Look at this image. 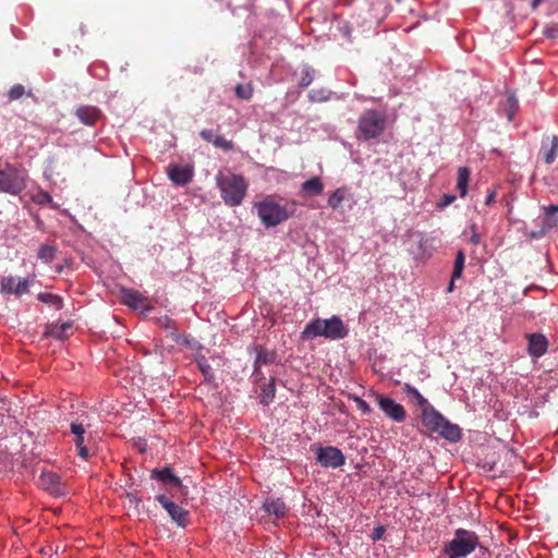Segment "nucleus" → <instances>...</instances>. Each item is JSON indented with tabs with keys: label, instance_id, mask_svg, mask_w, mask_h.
Here are the masks:
<instances>
[{
	"label": "nucleus",
	"instance_id": "f257e3e1",
	"mask_svg": "<svg viewBox=\"0 0 558 558\" xmlns=\"http://www.w3.org/2000/svg\"><path fill=\"white\" fill-rule=\"evenodd\" d=\"M257 216L266 228H274L287 221L295 213L296 203L294 201L280 204L270 196L255 204Z\"/></svg>",
	"mask_w": 558,
	"mask_h": 558
},
{
	"label": "nucleus",
	"instance_id": "f03ea898",
	"mask_svg": "<svg viewBox=\"0 0 558 558\" xmlns=\"http://www.w3.org/2000/svg\"><path fill=\"white\" fill-rule=\"evenodd\" d=\"M349 329L339 316L328 319L316 318L311 320L302 331L303 339L325 337L330 340H340L348 336Z\"/></svg>",
	"mask_w": 558,
	"mask_h": 558
},
{
	"label": "nucleus",
	"instance_id": "7ed1b4c3",
	"mask_svg": "<svg viewBox=\"0 0 558 558\" xmlns=\"http://www.w3.org/2000/svg\"><path fill=\"white\" fill-rule=\"evenodd\" d=\"M216 181L226 205L235 207L242 204L248 187L244 177L235 173H219Z\"/></svg>",
	"mask_w": 558,
	"mask_h": 558
},
{
	"label": "nucleus",
	"instance_id": "20e7f679",
	"mask_svg": "<svg viewBox=\"0 0 558 558\" xmlns=\"http://www.w3.org/2000/svg\"><path fill=\"white\" fill-rule=\"evenodd\" d=\"M386 128V117L384 113L368 109L365 110L357 121L356 137L368 141L379 137Z\"/></svg>",
	"mask_w": 558,
	"mask_h": 558
},
{
	"label": "nucleus",
	"instance_id": "39448f33",
	"mask_svg": "<svg viewBox=\"0 0 558 558\" xmlns=\"http://www.w3.org/2000/svg\"><path fill=\"white\" fill-rule=\"evenodd\" d=\"M478 544V537L475 532L464 529H458L454 537L445 548L449 558H463L471 554Z\"/></svg>",
	"mask_w": 558,
	"mask_h": 558
},
{
	"label": "nucleus",
	"instance_id": "423d86ee",
	"mask_svg": "<svg viewBox=\"0 0 558 558\" xmlns=\"http://www.w3.org/2000/svg\"><path fill=\"white\" fill-rule=\"evenodd\" d=\"M25 189V172L7 165L0 170V191L16 195Z\"/></svg>",
	"mask_w": 558,
	"mask_h": 558
},
{
	"label": "nucleus",
	"instance_id": "0eeeda50",
	"mask_svg": "<svg viewBox=\"0 0 558 558\" xmlns=\"http://www.w3.org/2000/svg\"><path fill=\"white\" fill-rule=\"evenodd\" d=\"M34 280L35 275L25 278L12 275L4 276L0 279V293L21 298L22 295L29 293Z\"/></svg>",
	"mask_w": 558,
	"mask_h": 558
},
{
	"label": "nucleus",
	"instance_id": "6e6552de",
	"mask_svg": "<svg viewBox=\"0 0 558 558\" xmlns=\"http://www.w3.org/2000/svg\"><path fill=\"white\" fill-rule=\"evenodd\" d=\"M369 397L374 398L379 409L385 413L387 417L396 423H402L407 417V411L404 407L397 403L393 399L383 396L376 391H371Z\"/></svg>",
	"mask_w": 558,
	"mask_h": 558
},
{
	"label": "nucleus",
	"instance_id": "1a4fd4ad",
	"mask_svg": "<svg viewBox=\"0 0 558 558\" xmlns=\"http://www.w3.org/2000/svg\"><path fill=\"white\" fill-rule=\"evenodd\" d=\"M316 460L323 468L337 469L345 463L342 451L333 446L319 447L316 450Z\"/></svg>",
	"mask_w": 558,
	"mask_h": 558
},
{
	"label": "nucleus",
	"instance_id": "9d476101",
	"mask_svg": "<svg viewBox=\"0 0 558 558\" xmlns=\"http://www.w3.org/2000/svg\"><path fill=\"white\" fill-rule=\"evenodd\" d=\"M86 421L87 415L83 414L76 421L72 422L70 425L71 433L75 436L74 444L77 448V454L84 460H87L89 457V450L85 445L86 427L89 426V424L86 423Z\"/></svg>",
	"mask_w": 558,
	"mask_h": 558
},
{
	"label": "nucleus",
	"instance_id": "9b49d317",
	"mask_svg": "<svg viewBox=\"0 0 558 558\" xmlns=\"http://www.w3.org/2000/svg\"><path fill=\"white\" fill-rule=\"evenodd\" d=\"M156 500L168 512L172 521L179 526H186L189 523V511L171 501L166 495L159 494L156 496Z\"/></svg>",
	"mask_w": 558,
	"mask_h": 558
},
{
	"label": "nucleus",
	"instance_id": "f8f14e48",
	"mask_svg": "<svg viewBox=\"0 0 558 558\" xmlns=\"http://www.w3.org/2000/svg\"><path fill=\"white\" fill-rule=\"evenodd\" d=\"M39 486L54 497H62L68 494L61 477L53 472H43L39 476Z\"/></svg>",
	"mask_w": 558,
	"mask_h": 558
},
{
	"label": "nucleus",
	"instance_id": "ddd939ff",
	"mask_svg": "<svg viewBox=\"0 0 558 558\" xmlns=\"http://www.w3.org/2000/svg\"><path fill=\"white\" fill-rule=\"evenodd\" d=\"M558 155V136L555 134L545 135L542 140L538 158L546 165H551Z\"/></svg>",
	"mask_w": 558,
	"mask_h": 558
},
{
	"label": "nucleus",
	"instance_id": "4468645a",
	"mask_svg": "<svg viewBox=\"0 0 558 558\" xmlns=\"http://www.w3.org/2000/svg\"><path fill=\"white\" fill-rule=\"evenodd\" d=\"M525 338L527 339V353L532 359H539L546 354L549 343L543 333H526Z\"/></svg>",
	"mask_w": 558,
	"mask_h": 558
},
{
	"label": "nucleus",
	"instance_id": "2eb2a0df",
	"mask_svg": "<svg viewBox=\"0 0 558 558\" xmlns=\"http://www.w3.org/2000/svg\"><path fill=\"white\" fill-rule=\"evenodd\" d=\"M167 174L174 184L183 186L192 181L194 171L191 166L169 165Z\"/></svg>",
	"mask_w": 558,
	"mask_h": 558
},
{
	"label": "nucleus",
	"instance_id": "dca6fc26",
	"mask_svg": "<svg viewBox=\"0 0 558 558\" xmlns=\"http://www.w3.org/2000/svg\"><path fill=\"white\" fill-rule=\"evenodd\" d=\"M121 302L133 310L148 311L150 308L147 299L131 289L121 290Z\"/></svg>",
	"mask_w": 558,
	"mask_h": 558
},
{
	"label": "nucleus",
	"instance_id": "f3484780",
	"mask_svg": "<svg viewBox=\"0 0 558 558\" xmlns=\"http://www.w3.org/2000/svg\"><path fill=\"white\" fill-rule=\"evenodd\" d=\"M543 217L539 234L545 235L550 230L558 227V205L543 206Z\"/></svg>",
	"mask_w": 558,
	"mask_h": 558
},
{
	"label": "nucleus",
	"instance_id": "a211bd4d",
	"mask_svg": "<svg viewBox=\"0 0 558 558\" xmlns=\"http://www.w3.org/2000/svg\"><path fill=\"white\" fill-rule=\"evenodd\" d=\"M445 416L441 415L437 410L433 407L425 408L422 411V422L423 425L430 432L437 433L441 427L442 422L445 421Z\"/></svg>",
	"mask_w": 558,
	"mask_h": 558
},
{
	"label": "nucleus",
	"instance_id": "6ab92c4d",
	"mask_svg": "<svg viewBox=\"0 0 558 558\" xmlns=\"http://www.w3.org/2000/svg\"><path fill=\"white\" fill-rule=\"evenodd\" d=\"M78 120L88 126H93L101 118V111L95 106H81L75 110Z\"/></svg>",
	"mask_w": 558,
	"mask_h": 558
},
{
	"label": "nucleus",
	"instance_id": "aec40b11",
	"mask_svg": "<svg viewBox=\"0 0 558 558\" xmlns=\"http://www.w3.org/2000/svg\"><path fill=\"white\" fill-rule=\"evenodd\" d=\"M151 478H156L163 484L174 488L182 487V481L173 473L171 468L154 469L150 473Z\"/></svg>",
	"mask_w": 558,
	"mask_h": 558
},
{
	"label": "nucleus",
	"instance_id": "412c9836",
	"mask_svg": "<svg viewBox=\"0 0 558 558\" xmlns=\"http://www.w3.org/2000/svg\"><path fill=\"white\" fill-rule=\"evenodd\" d=\"M352 195L350 194L349 189L341 186L329 194L327 204L332 210L340 211L342 203L344 201H349Z\"/></svg>",
	"mask_w": 558,
	"mask_h": 558
},
{
	"label": "nucleus",
	"instance_id": "4be33fe9",
	"mask_svg": "<svg viewBox=\"0 0 558 558\" xmlns=\"http://www.w3.org/2000/svg\"><path fill=\"white\" fill-rule=\"evenodd\" d=\"M324 191V183L322 182L320 178L313 177L310 180H306L301 185V192L304 194V196L312 197V196H318Z\"/></svg>",
	"mask_w": 558,
	"mask_h": 558
},
{
	"label": "nucleus",
	"instance_id": "5701e85b",
	"mask_svg": "<svg viewBox=\"0 0 558 558\" xmlns=\"http://www.w3.org/2000/svg\"><path fill=\"white\" fill-rule=\"evenodd\" d=\"M437 434L451 442H456L461 438L460 427L450 423L447 418H445L442 422L441 427L438 429Z\"/></svg>",
	"mask_w": 558,
	"mask_h": 558
},
{
	"label": "nucleus",
	"instance_id": "b1692460",
	"mask_svg": "<svg viewBox=\"0 0 558 558\" xmlns=\"http://www.w3.org/2000/svg\"><path fill=\"white\" fill-rule=\"evenodd\" d=\"M264 509L267 513L274 514L277 518H283L288 511L284 501L279 498L266 500Z\"/></svg>",
	"mask_w": 558,
	"mask_h": 558
},
{
	"label": "nucleus",
	"instance_id": "393cba45",
	"mask_svg": "<svg viewBox=\"0 0 558 558\" xmlns=\"http://www.w3.org/2000/svg\"><path fill=\"white\" fill-rule=\"evenodd\" d=\"M470 175H471V171L468 167H461L458 169L457 189H458L461 197H465L468 194Z\"/></svg>",
	"mask_w": 558,
	"mask_h": 558
},
{
	"label": "nucleus",
	"instance_id": "a878e982",
	"mask_svg": "<svg viewBox=\"0 0 558 558\" xmlns=\"http://www.w3.org/2000/svg\"><path fill=\"white\" fill-rule=\"evenodd\" d=\"M70 329H72V324L69 322L62 324H53L48 327L47 335L54 339L63 340L69 337Z\"/></svg>",
	"mask_w": 558,
	"mask_h": 558
},
{
	"label": "nucleus",
	"instance_id": "bb28decb",
	"mask_svg": "<svg viewBox=\"0 0 558 558\" xmlns=\"http://www.w3.org/2000/svg\"><path fill=\"white\" fill-rule=\"evenodd\" d=\"M276 395L275 381L271 379L269 383L264 384L260 387L259 401L264 405H268L272 402Z\"/></svg>",
	"mask_w": 558,
	"mask_h": 558
},
{
	"label": "nucleus",
	"instance_id": "cd10ccee",
	"mask_svg": "<svg viewBox=\"0 0 558 558\" xmlns=\"http://www.w3.org/2000/svg\"><path fill=\"white\" fill-rule=\"evenodd\" d=\"M196 364L206 381H213L215 379V375L213 368L208 362V360L204 355H199L196 357Z\"/></svg>",
	"mask_w": 558,
	"mask_h": 558
},
{
	"label": "nucleus",
	"instance_id": "c85d7f7f",
	"mask_svg": "<svg viewBox=\"0 0 558 558\" xmlns=\"http://www.w3.org/2000/svg\"><path fill=\"white\" fill-rule=\"evenodd\" d=\"M56 253H57V248L54 246L48 245V244H43L39 246L37 256L44 263L49 264L54 259Z\"/></svg>",
	"mask_w": 558,
	"mask_h": 558
},
{
	"label": "nucleus",
	"instance_id": "c756f323",
	"mask_svg": "<svg viewBox=\"0 0 558 558\" xmlns=\"http://www.w3.org/2000/svg\"><path fill=\"white\" fill-rule=\"evenodd\" d=\"M465 255L463 251H459L454 258L453 270H452V280H458L461 278L463 269H464Z\"/></svg>",
	"mask_w": 558,
	"mask_h": 558
},
{
	"label": "nucleus",
	"instance_id": "7c9ffc66",
	"mask_svg": "<svg viewBox=\"0 0 558 558\" xmlns=\"http://www.w3.org/2000/svg\"><path fill=\"white\" fill-rule=\"evenodd\" d=\"M403 390L409 396H412L416 400L417 404L421 408L425 409V408H429L430 407V405H428L427 399H425L415 387H413V386H411L409 384H405L404 387H403Z\"/></svg>",
	"mask_w": 558,
	"mask_h": 558
},
{
	"label": "nucleus",
	"instance_id": "2f4dec72",
	"mask_svg": "<svg viewBox=\"0 0 558 558\" xmlns=\"http://www.w3.org/2000/svg\"><path fill=\"white\" fill-rule=\"evenodd\" d=\"M37 299L43 303L53 305L57 310H60L62 307V299L57 294L46 292L39 293L37 295Z\"/></svg>",
	"mask_w": 558,
	"mask_h": 558
},
{
	"label": "nucleus",
	"instance_id": "473e14b6",
	"mask_svg": "<svg viewBox=\"0 0 558 558\" xmlns=\"http://www.w3.org/2000/svg\"><path fill=\"white\" fill-rule=\"evenodd\" d=\"M315 71L308 65H305L301 71V77L299 81L300 87H307L314 80Z\"/></svg>",
	"mask_w": 558,
	"mask_h": 558
},
{
	"label": "nucleus",
	"instance_id": "72a5a7b5",
	"mask_svg": "<svg viewBox=\"0 0 558 558\" xmlns=\"http://www.w3.org/2000/svg\"><path fill=\"white\" fill-rule=\"evenodd\" d=\"M235 95L241 99L248 100L253 96V87L250 84H247V85L239 84L235 87Z\"/></svg>",
	"mask_w": 558,
	"mask_h": 558
},
{
	"label": "nucleus",
	"instance_id": "f704fd0d",
	"mask_svg": "<svg viewBox=\"0 0 558 558\" xmlns=\"http://www.w3.org/2000/svg\"><path fill=\"white\" fill-rule=\"evenodd\" d=\"M274 359H275L274 353L262 350L257 353V356L255 360V365L259 366L262 364H269L274 361Z\"/></svg>",
	"mask_w": 558,
	"mask_h": 558
},
{
	"label": "nucleus",
	"instance_id": "c9c22d12",
	"mask_svg": "<svg viewBox=\"0 0 558 558\" xmlns=\"http://www.w3.org/2000/svg\"><path fill=\"white\" fill-rule=\"evenodd\" d=\"M352 400L355 402L356 408L365 415H369L373 410L369 404L361 397L354 396Z\"/></svg>",
	"mask_w": 558,
	"mask_h": 558
},
{
	"label": "nucleus",
	"instance_id": "e433bc0d",
	"mask_svg": "<svg viewBox=\"0 0 558 558\" xmlns=\"http://www.w3.org/2000/svg\"><path fill=\"white\" fill-rule=\"evenodd\" d=\"M25 93V88L22 84H15L9 90L8 97L9 100L20 99Z\"/></svg>",
	"mask_w": 558,
	"mask_h": 558
},
{
	"label": "nucleus",
	"instance_id": "4c0bfd02",
	"mask_svg": "<svg viewBox=\"0 0 558 558\" xmlns=\"http://www.w3.org/2000/svg\"><path fill=\"white\" fill-rule=\"evenodd\" d=\"M213 144L215 147L221 148L226 151L233 148V143L221 135L216 136Z\"/></svg>",
	"mask_w": 558,
	"mask_h": 558
},
{
	"label": "nucleus",
	"instance_id": "58836bf2",
	"mask_svg": "<svg viewBox=\"0 0 558 558\" xmlns=\"http://www.w3.org/2000/svg\"><path fill=\"white\" fill-rule=\"evenodd\" d=\"M34 201L39 205L50 204L52 202V197L48 192L39 191L35 196Z\"/></svg>",
	"mask_w": 558,
	"mask_h": 558
},
{
	"label": "nucleus",
	"instance_id": "ea45409f",
	"mask_svg": "<svg viewBox=\"0 0 558 558\" xmlns=\"http://www.w3.org/2000/svg\"><path fill=\"white\" fill-rule=\"evenodd\" d=\"M470 242L473 245H477L481 242V234L477 232V227L475 225L470 227Z\"/></svg>",
	"mask_w": 558,
	"mask_h": 558
},
{
	"label": "nucleus",
	"instance_id": "a19ab883",
	"mask_svg": "<svg viewBox=\"0 0 558 558\" xmlns=\"http://www.w3.org/2000/svg\"><path fill=\"white\" fill-rule=\"evenodd\" d=\"M199 136L208 143H214L215 137L218 136V134L215 133L214 130H202L199 132Z\"/></svg>",
	"mask_w": 558,
	"mask_h": 558
},
{
	"label": "nucleus",
	"instance_id": "79ce46f5",
	"mask_svg": "<svg viewBox=\"0 0 558 558\" xmlns=\"http://www.w3.org/2000/svg\"><path fill=\"white\" fill-rule=\"evenodd\" d=\"M308 97L312 101H322L328 99L327 96L323 95V92L315 90L310 92Z\"/></svg>",
	"mask_w": 558,
	"mask_h": 558
},
{
	"label": "nucleus",
	"instance_id": "37998d69",
	"mask_svg": "<svg viewBox=\"0 0 558 558\" xmlns=\"http://www.w3.org/2000/svg\"><path fill=\"white\" fill-rule=\"evenodd\" d=\"M384 533H385V529H384V526H381V525H380V526H377V527H375V529H374V531H373L372 538H373L374 541H379V539H381V538H383Z\"/></svg>",
	"mask_w": 558,
	"mask_h": 558
},
{
	"label": "nucleus",
	"instance_id": "c03bdc74",
	"mask_svg": "<svg viewBox=\"0 0 558 558\" xmlns=\"http://www.w3.org/2000/svg\"><path fill=\"white\" fill-rule=\"evenodd\" d=\"M159 322H160V326H162L165 328H170L173 331L177 330L174 323L170 318L165 317V318L160 319Z\"/></svg>",
	"mask_w": 558,
	"mask_h": 558
},
{
	"label": "nucleus",
	"instance_id": "a18cd8bd",
	"mask_svg": "<svg viewBox=\"0 0 558 558\" xmlns=\"http://www.w3.org/2000/svg\"><path fill=\"white\" fill-rule=\"evenodd\" d=\"M496 198V192L489 191L485 197V205L489 206L495 202Z\"/></svg>",
	"mask_w": 558,
	"mask_h": 558
},
{
	"label": "nucleus",
	"instance_id": "49530a36",
	"mask_svg": "<svg viewBox=\"0 0 558 558\" xmlns=\"http://www.w3.org/2000/svg\"><path fill=\"white\" fill-rule=\"evenodd\" d=\"M456 199L454 195H444L442 201L440 203L441 207L450 205Z\"/></svg>",
	"mask_w": 558,
	"mask_h": 558
},
{
	"label": "nucleus",
	"instance_id": "de8ad7c7",
	"mask_svg": "<svg viewBox=\"0 0 558 558\" xmlns=\"http://www.w3.org/2000/svg\"><path fill=\"white\" fill-rule=\"evenodd\" d=\"M509 101H510V110L508 112V120L511 121L513 119V116H514L518 105H517V101H512L511 99Z\"/></svg>",
	"mask_w": 558,
	"mask_h": 558
},
{
	"label": "nucleus",
	"instance_id": "09e8293b",
	"mask_svg": "<svg viewBox=\"0 0 558 558\" xmlns=\"http://www.w3.org/2000/svg\"><path fill=\"white\" fill-rule=\"evenodd\" d=\"M545 34H546V36H547V37H549V38H555V37H557V31H556V29H554V28H548V29H546V31H545Z\"/></svg>",
	"mask_w": 558,
	"mask_h": 558
},
{
	"label": "nucleus",
	"instance_id": "8fccbe9b",
	"mask_svg": "<svg viewBox=\"0 0 558 558\" xmlns=\"http://www.w3.org/2000/svg\"><path fill=\"white\" fill-rule=\"evenodd\" d=\"M454 281H456V280H452V278L450 279V282H449V284H448V287H447V292H448V293L453 292V290H454Z\"/></svg>",
	"mask_w": 558,
	"mask_h": 558
},
{
	"label": "nucleus",
	"instance_id": "3c124183",
	"mask_svg": "<svg viewBox=\"0 0 558 558\" xmlns=\"http://www.w3.org/2000/svg\"><path fill=\"white\" fill-rule=\"evenodd\" d=\"M544 0H532V9H537L541 3H543Z\"/></svg>",
	"mask_w": 558,
	"mask_h": 558
},
{
	"label": "nucleus",
	"instance_id": "603ef678",
	"mask_svg": "<svg viewBox=\"0 0 558 558\" xmlns=\"http://www.w3.org/2000/svg\"><path fill=\"white\" fill-rule=\"evenodd\" d=\"M128 497L130 498L131 501L134 500L137 502V498L133 494H128Z\"/></svg>",
	"mask_w": 558,
	"mask_h": 558
},
{
	"label": "nucleus",
	"instance_id": "864d4df0",
	"mask_svg": "<svg viewBox=\"0 0 558 558\" xmlns=\"http://www.w3.org/2000/svg\"><path fill=\"white\" fill-rule=\"evenodd\" d=\"M62 269H63V268H62V266H60V267H58V268H57V271H58V272H61V271H62Z\"/></svg>",
	"mask_w": 558,
	"mask_h": 558
}]
</instances>
